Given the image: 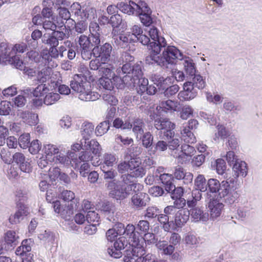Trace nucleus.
Wrapping results in <instances>:
<instances>
[{
	"mask_svg": "<svg viewBox=\"0 0 262 262\" xmlns=\"http://www.w3.org/2000/svg\"><path fill=\"white\" fill-rule=\"evenodd\" d=\"M99 165L105 166V167L110 168L116 163V158L115 155L105 153L103 156V162H100Z\"/></svg>",
	"mask_w": 262,
	"mask_h": 262,
	"instance_id": "obj_45",
	"label": "nucleus"
},
{
	"mask_svg": "<svg viewBox=\"0 0 262 262\" xmlns=\"http://www.w3.org/2000/svg\"><path fill=\"white\" fill-rule=\"evenodd\" d=\"M151 80L154 82V84L157 86L162 88L163 90L165 89L164 84L167 83V82H170L171 79L170 77H167L164 78L160 74H155L151 75Z\"/></svg>",
	"mask_w": 262,
	"mask_h": 262,
	"instance_id": "obj_42",
	"label": "nucleus"
},
{
	"mask_svg": "<svg viewBox=\"0 0 262 262\" xmlns=\"http://www.w3.org/2000/svg\"><path fill=\"white\" fill-rule=\"evenodd\" d=\"M76 205H74L72 203L68 205H66L62 208L59 213L61 217L65 219L66 221H69L71 216L74 213V209L76 207Z\"/></svg>",
	"mask_w": 262,
	"mask_h": 262,
	"instance_id": "obj_41",
	"label": "nucleus"
},
{
	"mask_svg": "<svg viewBox=\"0 0 262 262\" xmlns=\"http://www.w3.org/2000/svg\"><path fill=\"white\" fill-rule=\"evenodd\" d=\"M110 123L108 121L100 122L96 127L95 134L97 136H102L107 133L110 127Z\"/></svg>",
	"mask_w": 262,
	"mask_h": 262,
	"instance_id": "obj_48",
	"label": "nucleus"
},
{
	"mask_svg": "<svg viewBox=\"0 0 262 262\" xmlns=\"http://www.w3.org/2000/svg\"><path fill=\"white\" fill-rule=\"evenodd\" d=\"M154 126L159 130L158 135L161 139H168L173 136L175 124L167 119H156L154 122Z\"/></svg>",
	"mask_w": 262,
	"mask_h": 262,
	"instance_id": "obj_9",
	"label": "nucleus"
},
{
	"mask_svg": "<svg viewBox=\"0 0 262 262\" xmlns=\"http://www.w3.org/2000/svg\"><path fill=\"white\" fill-rule=\"evenodd\" d=\"M174 215V226L176 229L177 227H181L189 220L190 212L188 210L181 209L176 211Z\"/></svg>",
	"mask_w": 262,
	"mask_h": 262,
	"instance_id": "obj_29",
	"label": "nucleus"
},
{
	"mask_svg": "<svg viewBox=\"0 0 262 262\" xmlns=\"http://www.w3.org/2000/svg\"><path fill=\"white\" fill-rule=\"evenodd\" d=\"M183 64L187 76L192 77L196 72L195 64L193 60L186 56H183Z\"/></svg>",
	"mask_w": 262,
	"mask_h": 262,
	"instance_id": "obj_31",
	"label": "nucleus"
},
{
	"mask_svg": "<svg viewBox=\"0 0 262 262\" xmlns=\"http://www.w3.org/2000/svg\"><path fill=\"white\" fill-rule=\"evenodd\" d=\"M16 207L17 210L15 213L11 214L9 218V222L11 224L20 223L29 213L28 207L22 202L18 203Z\"/></svg>",
	"mask_w": 262,
	"mask_h": 262,
	"instance_id": "obj_18",
	"label": "nucleus"
},
{
	"mask_svg": "<svg viewBox=\"0 0 262 262\" xmlns=\"http://www.w3.org/2000/svg\"><path fill=\"white\" fill-rule=\"evenodd\" d=\"M161 211L157 207L150 206L148 207L146 210L144 217L146 219H151L158 217L159 213Z\"/></svg>",
	"mask_w": 262,
	"mask_h": 262,
	"instance_id": "obj_58",
	"label": "nucleus"
},
{
	"mask_svg": "<svg viewBox=\"0 0 262 262\" xmlns=\"http://www.w3.org/2000/svg\"><path fill=\"white\" fill-rule=\"evenodd\" d=\"M13 162L18 165L20 170L26 173L31 171V164L28 159H26L24 154L21 152H16L13 156Z\"/></svg>",
	"mask_w": 262,
	"mask_h": 262,
	"instance_id": "obj_22",
	"label": "nucleus"
},
{
	"mask_svg": "<svg viewBox=\"0 0 262 262\" xmlns=\"http://www.w3.org/2000/svg\"><path fill=\"white\" fill-rule=\"evenodd\" d=\"M133 131L136 135L137 138H141L144 134V128L145 124L143 120L140 118H136L132 123Z\"/></svg>",
	"mask_w": 262,
	"mask_h": 262,
	"instance_id": "obj_35",
	"label": "nucleus"
},
{
	"mask_svg": "<svg viewBox=\"0 0 262 262\" xmlns=\"http://www.w3.org/2000/svg\"><path fill=\"white\" fill-rule=\"evenodd\" d=\"M83 150H88L93 155L99 158L101 147L99 143L95 140L89 139H83Z\"/></svg>",
	"mask_w": 262,
	"mask_h": 262,
	"instance_id": "obj_30",
	"label": "nucleus"
},
{
	"mask_svg": "<svg viewBox=\"0 0 262 262\" xmlns=\"http://www.w3.org/2000/svg\"><path fill=\"white\" fill-rule=\"evenodd\" d=\"M19 243V237L18 234L13 230H8L4 234V241L1 247L5 251H11Z\"/></svg>",
	"mask_w": 262,
	"mask_h": 262,
	"instance_id": "obj_15",
	"label": "nucleus"
},
{
	"mask_svg": "<svg viewBox=\"0 0 262 262\" xmlns=\"http://www.w3.org/2000/svg\"><path fill=\"white\" fill-rule=\"evenodd\" d=\"M49 91L48 85L45 83H40L31 92L35 97L43 96Z\"/></svg>",
	"mask_w": 262,
	"mask_h": 262,
	"instance_id": "obj_49",
	"label": "nucleus"
},
{
	"mask_svg": "<svg viewBox=\"0 0 262 262\" xmlns=\"http://www.w3.org/2000/svg\"><path fill=\"white\" fill-rule=\"evenodd\" d=\"M135 192L136 193L132 197V205L137 208L145 206L149 201L148 194L139 191Z\"/></svg>",
	"mask_w": 262,
	"mask_h": 262,
	"instance_id": "obj_24",
	"label": "nucleus"
},
{
	"mask_svg": "<svg viewBox=\"0 0 262 262\" xmlns=\"http://www.w3.org/2000/svg\"><path fill=\"white\" fill-rule=\"evenodd\" d=\"M12 104L10 101H2L0 103V115L7 116L10 114Z\"/></svg>",
	"mask_w": 262,
	"mask_h": 262,
	"instance_id": "obj_59",
	"label": "nucleus"
},
{
	"mask_svg": "<svg viewBox=\"0 0 262 262\" xmlns=\"http://www.w3.org/2000/svg\"><path fill=\"white\" fill-rule=\"evenodd\" d=\"M123 236L119 237L114 243L113 247H108L107 252L112 257L119 258L122 255V250L129 245L131 247L143 245V239L139 231L133 224H128L125 229Z\"/></svg>",
	"mask_w": 262,
	"mask_h": 262,
	"instance_id": "obj_3",
	"label": "nucleus"
},
{
	"mask_svg": "<svg viewBox=\"0 0 262 262\" xmlns=\"http://www.w3.org/2000/svg\"><path fill=\"white\" fill-rule=\"evenodd\" d=\"M216 127L217 132L215 133V137L213 138L214 141H217L220 138L224 140L230 136V132L224 125L219 124Z\"/></svg>",
	"mask_w": 262,
	"mask_h": 262,
	"instance_id": "obj_44",
	"label": "nucleus"
},
{
	"mask_svg": "<svg viewBox=\"0 0 262 262\" xmlns=\"http://www.w3.org/2000/svg\"><path fill=\"white\" fill-rule=\"evenodd\" d=\"M142 148L136 145H132L127 149V154L132 158H137L142 152Z\"/></svg>",
	"mask_w": 262,
	"mask_h": 262,
	"instance_id": "obj_55",
	"label": "nucleus"
},
{
	"mask_svg": "<svg viewBox=\"0 0 262 262\" xmlns=\"http://www.w3.org/2000/svg\"><path fill=\"white\" fill-rule=\"evenodd\" d=\"M38 237L40 240L49 245L53 244L55 240L54 233L49 230H45L38 234Z\"/></svg>",
	"mask_w": 262,
	"mask_h": 262,
	"instance_id": "obj_46",
	"label": "nucleus"
},
{
	"mask_svg": "<svg viewBox=\"0 0 262 262\" xmlns=\"http://www.w3.org/2000/svg\"><path fill=\"white\" fill-rule=\"evenodd\" d=\"M78 161H80V162H89L90 161L94 166H98L101 163L100 158L93 155L88 150L82 151L79 154L77 160L75 161V165L77 164V162Z\"/></svg>",
	"mask_w": 262,
	"mask_h": 262,
	"instance_id": "obj_25",
	"label": "nucleus"
},
{
	"mask_svg": "<svg viewBox=\"0 0 262 262\" xmlns=\"http://www.w3.org/2000/svg\"><path fill=\"white\" fill-rule=\"evenodd\" d=\"M192 82L193 86L199 90L203 89L205 86V81L200 74H195L192 77Z\"/></svg>",
	"mask_w": 262,
	"mask_h": 262,
	"instance_id": "obj_54",
	"label": "nucleus"
},
{
	"mask_svg": "<svg viewBox=\"0 0 262 262\" xmlns=\"http://www.w3.org/2000/svg\"><path fill=\"white\" fill-rule=\"evenodd\" d=\"M81 135L82 139H90V137L93 134L94 125L91 122L85 121L81 126Z\"/></svg>",
	"mask_w": 262,
	"mask_h": 262,
	"instance_id": "obj_38",
	"label": "nucleus"
},
{
	"mask_svg": "<svg viewBox=\"0 0 262 262\" xmlns=\"http://www.w3.org/2000/svg\"><path fill=\"white\" fill-rule=\"evenodd\" d=\"M60 98L59 94L56 93H49L46 95L43 102L45 104L50 105L56 102Z\"/></svg>",
	"mask_w": 262,
	"mask_h": 262,
	"instance_id": "obj_53",
	"label": "nucleus"
},
{
	"mask_svg": "<svg viewBox=\"0 0 262 262\" xmlns=\"http://www.w3.org/2000/svg\"><path fill=\"white\" fill-rule=\"evenodd\" d=\"M189 212L194 222H198L199 221L205 222L208 220V214L204 213L201 208H193L189 211Z\"/></svg>",
	"mask_w": 262,
	"mask_h": 262,
	"instance_id": "obj_33",
	"label": "nucleus"
},
{
	"mask_svg": "<svg viewBox=\"0 0 262 262\" xmlns=\"http://www.w3.org/2000/svg\"><path fill=\"white\" fill-rule=\"evenodd\" d=\"M58 10V16L59 19H63L66 20V22L69 21L71 22L72 24L75 23L73 19L71 18V14L68 9L64 7H58L56 8Z\"/></svg>",
	"mask_w": 262,
	"mask_h": 262,
	"instance_id": "obj_52",
	"label": "nucleus"
},
{
	"mask_svg": "<svg viewBox=\"0 0 262 262\" xmlns=\"http://www.w3.org/2000/svg\"><path fill=\"white\" fill-rule=\"evenodd\" d=\"M113 47L110 43L106 42L103 45L95 46L92 49L94 56L99 57L102 61H110L112 53Z\"/></svg>",
	"mask_w": 262,
	"mask_h": 262,
	"instance_id": "obj_14",
	"label": "nucleus"
},
{
	"mask_svg": "<svg viewBox=\"0 0 262 262\" xmlns=\"http://www.w3.org/2000/svg\"><path fill=\"white\" fill-rule=\"evenodd\" d=\"M77 160V155L75 152L73 151H69L67 155L59 153L56 158V162L57 163L60 164L66 167H69L71 165L73 166L72 162H73L75 163V161Z\"/></svg>",
	"mask_w": 262,
	"mask_h": 262,
	"instance_id": "obj_23",
	"label": "nucleus"
},
{
	"mask_svg": "<svg viewBox=\"0 0 262 262\" xmlns=\"http://www.w3.org/2000/svg\"><path fill=\"white\" fill-rule=\"evenodd\" d=\"M105 185L109 190L110 196L116 200H123L133 193L128 189H131L132 186L125 187V186L117 184L115 181H109Z\"/></svg>",
	"mask_w": 262,
	"mask_h": 262,
	"instance_id": "obj_7",
	"label": "nucleus"
},
{
	"mask_svg": "<svg viewBox=\"0 0 262 262\" xmlns=\"http://www.w3.org/2000/svg\"><path fill=\"white\" fill-rule=\"evenodd\" d=\"M198 94L197 89L191 81L185 82L183 84V90L180 91L178 95L180 101H189L194 99Z\"/></svg>",
	"mask_w": 262,
	"mask_h": 262,
	"instance_id": "obj_16",
	"label": "nucleus"
},
{
	"mask_svg": "<svg viewBox=\"0 0 262 262\" xmlns=\"http://www.w3.org/2000/svg\"><path fill=\"white\" fill-rule=\"evenodd\" d=\"M162 55H159L160 53L154 52L146 58V62L148 64L157 63L163 68H168V65L174 64L177 60H182L184 55L176 47L174 46H165L163 47Z\"/></svg>",
	"mask_w": 262,
	"mask_h": 262,
	"instance_id": "obj_5",
	"label": "nucleus"
},
{
	"mask_svg": "<svg viewBox=\"0 0 262 262\" xmlns=\"http://www.w3.org/2000/svg\"><path fill=\"white\" fill-rule=\"evenodd\" d=\"M127 33H129V35L132 38H134L132 36L135 37L136 42L139 41L143 45L145 46L146 45H148L150 41L149 38L147 36L142 34V29L139 25H134L130 28V31L127 32Z\"/></svg>",
	"mask_w": 262,
	"mask_h": 262,
	"instance_id": "obj_21",
	"label": "nucleus"
},
{
	"mask_svg": "<svg viewBox=\"0 0 262 262\" xmlns=\"http://www.w3.org/2000/svg\"><path fill=\"white\" fill-rule=\"evenodd\" d=\"M46 157H51L59 152V148L55 145L48 144L44 145L43 149Z\"/></svg>",
	"mask_w": 262,
	"mask_h": 262,
	"instance_id": "obj_56",
	"label": "nucleus"
},
{
	"mask_svg": "<svg viewBox=\"0 0 262 262\" xmlns=\"http://www.w3.org/2000/svg\"><path fill=\"white\" fill-rule=\"evenodd\" d=\"M112 34L114 42L119 48L129 49L131 48V46L134 45V43L136 42L135 37L132 36L134 38H132L129 33L127 32L121 33L117 35L115 29H113Z\"/></svg>",
	"mask_w": 262,
	"mask_h": 262,
	"instance_id": "obj_13",
	"label": "nucleus"
},
{
	"mask_svg": "<svg viewBox=\"0 0 262 262\" xmlns=\"http://www.w3.org/2000/svg\"><path fill=\"white\" fill-rule=\"evenodd\" d=\"M36 80L40 83H44L46 82L49 76V70L45 68L37 72L36 74Z\"/></svg>",
	"mask_w": 262,
	"mask_h": 262,
	"instance_id": "obj_63",
	"label": "nucleus"
},
{
	"mask_svg": "<svg viewBox=\"0 0 262 262\" xmlns=\"http://www.w3.org/2000/svg\"><path fill=\"white\" fill-rule=\"evenodd\" d=\"M88 29V23L86 20H82L75 23V30L77 32V35L83 34L84 32Z\"/></svg>",
	"mask_w": 262,
	"mask_h": 262,
	"instance_id": "obj_61",
	"label": "nucleus"
},
{
	"mask_svg": "<svg viewBox=\"0 0 262 262\" xmlns=\"http://www.w3.org/2000/svg\"><path fill=\"white\" fill-rule=\"evenodd\" d=\"M207 194H218L220 198H223L225 203L232 205L238 202L240 193L238 191V184L236 178H229L220 182L217 179H209L207 181Z\"/></svg>",
	"mask_w": 262,
	"mask_h": 262,
	"instance_id": "obj_1",
	"label": "nucleus"
},
{
	"mask_svg": "<svg viewBox=\"0 0 262 262\" xmlns=\"http://www.w3.org/2000/svg\"><path fill=\"white\" fill-rule=\"evenodd\" d=\"M100 217L98 214L95 211L90 210L88 211L86 220L88 223L90 224H95L96 225H99Z\"/></svg>",
	"mask_w": 262,
	"mask_h": 262,
	"instance_id": "obj_57",
	"label": "nucleus"
},
{
	"mask_svg": "<svg viewBox=\"0 0 262 262\" xmlns=\"http://www.w3.org/2000/svg\"><path fill=\"white\" fill-rule=\"evenodd\" d=\"M161 183L164 185L165 189L168 192H170L171 189L174 187L172 183L173 177L172 174L168 173L160 174L159 176Z\"/></svg>",
	"mask_w": 262,
	"mask_h": 262,
	"instance_id": "obj_36",
	"label": "nucleus"
},
{
	"mask_svg": "<svg viewBox=\"0 0 262 262\" xmlns=\"http://www.w3.org/2000/svg\"><path fill=\"white\" fill-rule=\"evenodd\" d=\"M173 175L176 179L183 180L185 184H190L193 180V174L189 172H186L183 168L181 167H176Z\"/></svg>",
	"mask_w": 262,
	"mask_h": 262,
	"instance_id": "obj_26",
	"label": "nucleus"
},
{
	"mask_svg": "<svg viewBox=\"0 0 262 262\" xmlns=\"http://www.w3.org/2000/svg\"><path fill=\"white\" fill-rule=\"evenodd\" d=\"M142 140V145L145 148L150 147L153 142V136L150 132H146L143 134L140 138Z\"/></svg>",
	"mask_w": 262,
	"mask_h": 262,
	"instance_id": "obj_62",
	"label": "nucleus"
},
{
	"mask_svg": "<svg viewBox=\"0 0 262 262\" xmlns=\"http://www.w3.org/2000/svg\"><path fill=\"white\" fill-rule=\"evenodd\" d=\"M109 62H104V66H102L99 70V74L102 76L101 77L115 78V68Z\"/></svg>",
	"mask_w": 262,
	"mask_h": 262,
	"instance_id": "obj_34",
	"label": "nucleus"
},
{
	"mask_svg": "<svg viewBox=\"0 0 262 262\" xmlns=\"http://www.w3.org/2000/svg\"><path fill=\"white\" fill-rule=\"evenodd\" d=\"M73 91L78 94L79 99L84 101H94L99 98L100 95L96 92L92 91L91 83L87 77L81 74H76L70 82Z\"/></svg>",
	"mask_w": 262,
	"mask_h": 262,
	"instance_id": "obj_6",
	"label": "nucleus"
},
{
	"mask_svg": "<svg viewBox=\"0 0 262 262\" xmlns=\"http://www.w3.org/2000/svg\"><path fill=\"white\" fill-rule=\"evenodd\" d=\"M31 239H24L22 241L21 245L18 247L15 251V254L17 255L24 256L23 248H25L26 251H31V247L30 243Z\"/></svg>",
	"mask_w": 262,
	"mask_h": 262,
	"instance_id": "obj_47",
	"label": "nucleus"
},
{
	"mask_svg": "<svg viewBox=\"0 0 262 262\" xmlns=\"http://www.w3.org/2000/svg\"><path fill=\"white\" fill-rule=\"evenodd\" d=\"M132 248L131 251H126V254L124 257V262H139L141 256L145 254L143 245H141V247H132Z\"/></svg>",
	"mask_w": 262,
	"mask_h": 262,
	"instance_id": "obj_20",
	"label": "nucleus"
},
{
	"mask_svg": "<svg viewBox=\"0 0 262 262\" xmlns=\"http://www.w3.org/2000/svg\"><path fill=\"white\" fill-rule=\"evenodd\" d=\"M45 60V64H48V67H54L57 66L56 63L53 61V57H52L48 50L43 51L41 53V59Z\"/></svg>",
	"mask_w": 262,
	"mask_h": 262,
	"instance_id": "obj_60",
	"label": "nucleus"
},
{
	"mask_svg": "<svg viewBox=\"0 0 262 262\" xmlns=\"http://www.w3.org/2000/svg\"><path fill=\"white\" fill-rule=\"evenodd\" d=\"M205 202L210 211L211 217L214 220L219 217L224 205L215 198V195H210V193L205 196Z\"/></svg>",
	"mask_w": 262,
	"mask_h": 262,
	"instance_id": "obj_12",
	"label": "nucleus"
},
{
	"mask_svg": "<svg viewBox=\"0 0 262 262\" xmlns=\"http://www.w3.org/2000/svg\"><path fill=\"white\" fill-rule=\"evenodd\" d=\"M182 140L185 142L193 143L196 141L195 137L193 133L187 127H183L181 130Z\"/></svg>",
	"mask_w": 262,
	"mask_h": 262,
	"instance_id": "obj_43",
	"label": "nucleus"
},
{
	"mask_svg": "<svg viewBox=\"0 0 262 262\" xmlns=\"http://www.w3.org/2000/svg\"><path fill=\"white\" fill-rule=\"evenodd\" d=\"M90 34L88 36L91 46H99L102 31L98 23L91 22L89 25Z\"/></svg>",
	"mask_w": 262,
	"mask_h": 262,
	"instance_id": "obj_17",
	"label": "nucleus"
},
{
	"mask_svg": "<svg viewBox=\"0 0 262 262\" xmlns=\"http://www.w3.org/2000/svg\"><path fill=\"white\" fill-rule=\"evenodd\" d=\"M118 9L125 14L139 16L143 25L148 27L152 23L151 15L152 11L148 4L144 1H139L137 3L129 1L128 3H118L116 6L110 5L107 8L109 14H115Z\"/></svg>",
	"mask_w": 262,
	"mask_h": 262,
	"instance_id": "obj_2",
	"label": "nucleus"
},
{
	"mask_svg": "<svg viewBox=\"0 0 262 262\" xmlns=\"http://www.w3.org/2000/svg\"><path fill=\"white\" fill-rule=\"evenodd\" d=\"M211 166L212 168H215L216 169V172L219 174L222 175L226 169V165L225 161L222 159H217L214 164H211Z\"/></svg>",
	"mask_w": 262,
	"mask_h": 262,
	"instance_id": "obj_51",
	"label": "nucleus"
},
{
	"mask_svg": "<svg viewBox=\"0 0 262 262\" xmlns=\"http://www.w3.org/2000/svg\"><path fill=\"white\" fill-rule=\"evenodd\" d=\"M114 78L108 77H101L99 81L100 84L105 90L111 91L114 88Z\"/></svg>",
	"mask_w": 262,
	"mask_h": 262,
	"instance_id": "obj_50",
	"label": "nucleus"
},
{
	"mask_svg": "<svg viewBox=\"0 0 262 262\" xmlns=\"http://www.w3.org/2000/svg\"><path fill=\"white\" fill-rule=\"evenodd\" d=\"M134 178H135L130 172V173H127L122 174L121 180L123 184L121 185L125 186V187H127L129 186H132L131 189L129 188L128 189L132 192H136L137 187H138V190H139V187L141 186L139 184H137L134 182Z\"/></svg>",
	"mask_w": 262,
	"mask_h": 262,
	"instance_id": "obj_32",
	"label": "nucleus"
},
{
	"mask_svg": "<svg viewBox=\"0 0 262 262\" xmlns=\"http://www.w3.org/2000/svg\"><path fill=\"white\" fill-rule=\"evenodd\" d=\"M149 35L152 41L150 40L147 46L151 52L160 53L163 47L167 46L165 39L159 35V31L157 28L152 27L149 31Z\"/></svg>",
	"mask_w": 262,
	"mask_h": 262,
	"instance_id": "obj_8",
	"label": "nucleus"
},
{
	"mask_svg": "<svg viewBox=\"0 0 262 262\" xmlns=\"http://www.w3.org/2000/svg\"><path fill=\"white\" fill-rule=\"evenodd\" d=\"M176 212L175 207L168 206L164 208V214L159 213L158 215V221L160 222L164 231H169L170 229H176L174 226L173 221H169L171 219V215H174Z\"/></svg>",
	"mask_w": 262,
	"mask_h": 262,
	"instance_id": "obj_11",
	"label": "nucleus"
},
{
	"mask_svg": "<svg viewBox=\"0 0 262 262\" xmlns=\"http://www.w3.org/2000/svg\"><path fill=\"white\" fill-rule=\"evenodd\" d=\"M233 170L234 172L232 178H236L237 181V178L239 176L245 178L248 173V166L247 163L241 160L237 161L233 165Z\"/></svg>",
	"mask_w": 262,
	"mask_h": 262,
	"instance_id": "obj_27",
	"label": "nucleus"
},
{
	"mask_svg": "<svg viewBox=\"0 0 262 262\" xmlns=\"http://www.w3.org/2000/svg\"><path fill=\"white\" fill-rule=\"evenodd\" d=\"M42 42L49 46L50 47H57L59 45V41L53 32L51 34H45L41 38Z\"/></svg>",
	"mask_w": 262,
	"mask_h": 262,
	"instance_id": "obj_39",
	"label": "nucleus"
},
{
	"mask_svg": "<svg viewBox=\"0 0 262 262\" xmlns=\"http://www.w3.org/2000/svg\"><path fill=\"white\" fill-rule=\"evenodd\" d=\"M181 150L177 156L179 162L183 163L187 161V159L192 157L195 153L194 148L188 144H184L181 146Z\"/></svg>",
	"mask_w": 262,
	"mask_h": 262,
	"instance_id": "obj_28",
	"label": "nucleus"
},
{
	"mask_svg": "<svg viewBox=\"0 0 262 262\" xmlns=\"http://www.w3.org/2000/svg\"><path fill=\"white\" fill-rule=\"evenodd\" d=\"M178 103L176 101L167 100L160 101L157 106L156 111L158 114L164 116L165 114H172L177 111Z\"/></svg>",
	"mask_w": 262,
	"mask_h": 262,
	"instance_id": "obj_19",
	"label": "nucleus"
},
{
	"mask_svg": "<svg viewBox=\"0 0 262 262\" xmlns=\"http://www.w3.org/2000/svg\"><path fill=\"white\" fill-rule=\"evenodd\" d=\"M101 170L104 173V179L105 180L110 179L113 180L117 176V172L112 168L105 167V166H101Z\"/></svg>",
	"mask_w": 262,
	"mask_h": 262,
	"instance_id": "obj_64",
	"label": "nucleus"
},
{
	"mask_svg": "<svg viewBox=\"0 0 262 262\" xmlns=\"http://www.w3.org/2000/svg\"><path fill=\"white\" fill-rule=\"evenodd\" d=\"M142 67L141 62L137 63L133 67L128 63L124 64L121 68L122 75L119 74L125 84L137 86V93L140 95L146 91L148 85V79L143 77Z\"/></svg>",
	"mask_w": 262,
	"mask_h": 262,
	"instance_id": "obj_4",
	"label": "nucleus"
},
{
	"mask_svg": "<svg viewBox=\"0 0 262 262\" xmlns=\"http://www.w3.org/2000/svg\"><path fill=\"white\" fill-rule=\"evenodd\" d=\"M20 117L24 122L30 125H34L38 123V116L33 113L23 112L20 114Z\"/></svg>",
	"mask_w": 262,
	"mask_h": 262,
	"instance_id": "obj_37",
	"label": "nucleus"
},
{
	"mask_svg": "<svg viewBox=\"0 0 262 262\" xmlns=\"http://www.w3.org/2000/svg\"><path fill=\"white\" fill-rule=\"evenodd\" d=\"M194 184L195 188L205 192L207 190V181L203 174H199L194 179Z\"/></svg>",
	"mask_w": 262,
	"mask_h": 262,
	"instance_id": "obj_40",
	"label": "nucleus"
},
{
	"mask_svg": "<svg viewBox=\"0 0 262 262\" xmlns=\"http://www.w3.org/2000/svg\"><path fill=\"white\" fill-rule=\"evenodd\" d=\"M89 37L84 34L77 35L75 38V43L79 48L82 58L84 60L90 59L92 50Z\"/></svg>",
	"mask_w": 262,
	"mask_h": 262,
	"instance_id": "obj_10",
	"label": "nucleus"
}]
</instances>
